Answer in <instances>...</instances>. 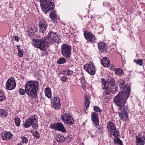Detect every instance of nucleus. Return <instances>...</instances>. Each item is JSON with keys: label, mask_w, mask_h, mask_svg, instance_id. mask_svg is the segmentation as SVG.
Instances as JSON below:
<instances>
[{"label": "nucleus", "mask_w": 145, "mask_h": 145, "mask_svg": "<svg viewBox=\"0 0 145 145\" xmlns=\"http://www.w3.org/2000/svg\"><path fill=\"white\" fill-rule=\"evenodd\" d=\"M24 87L25 90L19 89V92L20 94L24 95L26 92L30 97L35 98L37 96V91L39 88V83L37 81L31 80L28 81Z\"/></svg>", "instance_id": "f257e3e1"}, {"label": "nucleus", "mask_w": 145, "mask_h": 145, "mask_svg": "<svg viewBox=\"0 0 145 145\" xmlns=\"http://www.w3.org/2000/svg\"><path fill=\"white\" fill-rule=\"evenodd\" d=\"M130 93V89L128 88L124 91H120L115 97L114 100L115 104L118 106V109L122 108L124 106H127L125 105L129 96Z\"/></svg>", "instance_id": "f03ea898"}, {"label": "nucleus", "mask_w": 145, "mask_h": 145, "mask_svg": "<svg viewBox=\"0 0 145 145\" xmlns=\"http://www.w3.org/2000/svg\"><path fill=\"white\" fill-rule=\"evenodd\" d=\"M101 82L103 85L102 87L104 90V94L105 95H109L111 92L114 93L117 90L115 88V81L113 78L108 79L106 81L103 78L101 79Z\"/></svg>", "instance_id": "7ed1b4c3"}, {"label": "nucleus", "mask_w": 145, "mask_h": 145, "mask_svg": "<svg viewBox=\"0 0 145 145\" xmlns=\"http://www.w3.org/2000/svg\"><path fill=\"white\" fill-rule=\"evenodd\" d=\"M45 42H46L47 46H49L55 42H59V37L56 34L52 31L49 32L47 36L45 37Z\"/></svg>", "instance_id": "20e7f679"}, {"label": "nucleus", "mask_w": 145, "mask_h": 145, "mask_svg": "<svg viewBox=\"0 0 145 145\" xmlns=\"http://www.w3.org/2000/svg\"><path fill=\"white\" fill-rule=\"evenodd\" d=\"M38 118L35 115L31 116L27 119L23 124V126L25 128H28L32 126L33 128L36 129L38 126Z\"/></svg>", "instance_id": "39448f33"}, {"label": "nucleus", "mask_w": 145, "mask_h": 145, "mask_svg": "<svg viewBox=\"0 0 145 145\" xmlns=\"http://www.w3.org/2000/svg\"><path fill=\"white\" fill-rule=\"evenodd\" d=\"M40 5L43 12L46 13L54 8V3L51 0H40Z\"/></svg>", "instance_id": "423d86ee"}, {"label": "nucleus", "mask_w": 145, "mask_h": 145, "mask_svg": "<svg viewBox=\"0 0 145 145\" xmlns=\"http://www.w3.org/2000/svg\"><path fill=\"white\" fill-rule=\"evenodd\" d=\"M33 42L32 44L36 48H39L41 50H44L46 47H48L49 46H47L46 42H45V39H35L33 40Z\"/></svg>", "instance_id": "0eeeda50"}, {"label": "nucleus", "mask_w": 145, "mask_h": 145, "mask_svg": "<svg viewBox=\"0 0 145 145\" xmlns=\"http://www.w3.org/2000/svg\"><path fill=\"white\" fill-rule=\"evenodd\" d=\"M71 47L67 44H63L61 47V53L65 57L70 59L71 55Z\"/></svg>", "instance_id": "6e6552de"}, {"label": "nucleus", "mask_w": 145, "mask_h": 145, "mask_svg": "<svg viewBox=\"0 0 145 145\" xmlns=\"http://www.w3.org/2000/svg\"><path fill=\"white\" fill-rule=\"evenodd\" d=\"M118 113L120 119L123 121H126L128 119V109L127 106H124L122 108L118 109Z\"/></svg>", "instance_id": "1a4fd4ad"}, {"label": "nucleus", "mask_w": 145, "mask_h": 145, "mask_svg": "<svg viewBox=\"0 0 145 145\" xmlns=\"http://www.w3.org/2000/svg\"><path fill=\"white\" fill-rule=\"evenodd\" d=\"M50 127L51 128L55 131H57L63 133L67 132V131L63 124L61 122L51 124Z\"/></svg>", "instance_id": "9d476101"}, {"label": "nucleus", "mask_w": 145, "mask_h": 145, "mask_svg": "<svg viewBox=\"0 0 145 145\" xmlns=\"http://www.w3.org/2000/svg\"><path fill=\"white\" fill-rule=\"evenodd\" d=\"M84 68L89 74L93 75L95 73V68L94 64L90 62L84 65Z\"/></svg>", "instance_id": "9b49d317"}, {"label": "nucleus", "mask_w": 145, "mask_h": 145, "mask_svg": "<svg viewBox=\"0 0 145 145\" xmlns=\"http://www.w3.org/2000/svg\"><path fill=\"white\" fill-rule=\"evenodd\" d=\"M61 118L62 120L65 123L67 124H72L74 123L73 119L70 115L65 112H63L61 114Z\"/></svg>", "instance_id": "f8f14e48"}, {"label": "nucleus", "mask_w": 145, "mask_h": 145, "mask_svg": "<svg viewBox=\"0 0 145 145\" xmlns=\"http://www.w3.org/2000/svg\"><path fill=\"white\" fill-rule=\"evenodd\" d=\"M16 85V83L14 78L11 77L8 80L6 84V87L7 89L11 90L14 89Z\"/></svg>", "instance_id": "ddd939ff"}, {"label": "nucleus", "mask_w": 145, "mask_h": 145, "mask_svg": "<svg viewBox=\"0 0 145 145\" xmlns=\"http://www.w3.org/2000/svg\"><path fill=\"white\" fill-rule=\"evenodd\" d=\"M91 120L93 122V125L99 129H100L98 114L96 112H92L91 114Z\"/></svg>", "instance_id": "4468645a"}, {"label": "nucleus", "mask_w": 145, "mask_h": 145, "mask_svg": "<svg viewBox=\"0 0 145 145\" xmlns=\"http://www.w3.org/2000/svg\"><path fill=\"white\" fill-rule=\"evenodd\" d=\"M84 35L86 39L90 42H93L95 40V36L91 33L85 31L84 33Z\"/></svg>", "instance_id": "2eb2a0df"}, {"label": "nucleus", "mask_w": 145, "mask_h": 145, "mask_svg": "<svg viewBox=\"0 0 145 145\" xmlns=\"http://www.w3.org/2000/svg\"><path fill=\"white\" fill-rule=\"evenodd\" d=\"M52 106L55 109H59L60 106L59 99L58 97H54L51 99Z\"/></svg>", "instance_id": "dca6fc26"}, {"label": "nucleus", "mask_w": 145, "mask_h": 145, "mask_svg": "<svg viewBox=\"0 0 145 145\" xmlns=\"http://www.w3.org/2000/svg\"><path fill=\"white\" fill-rule=\"evenodd\" d=\"M39 31L44 33L46 31L48 25L46 22L44 20H41L39 23Z\"/></svg>", "instance_id": "f3484780"}, {"label": "nucleus", "mask_w": 145, "mask_h": 145, "mask_svg": "<svg viewBox=\"0 0 145 145\" xmlns=\"http://www.w3.org/2000/svg\"><path fill=\"white\" fill-rule=\"evenodd\" d=\"M118 84L120 86V89L122 90L126 91L127 89L129 88L131 90L130 88L126 85H124L125 84V81L123 79H121L118 81Z\"/></svg>", "instance_id": "a211bd4d"}, {"label": "nucleus", "mask_w": 145, "mask_h": 145, "mask_svg": "<svg viewBox=\"0 0 145 145\" xmlns=\"http://www.w3.org/2000/svg\"><path fill=\"white\" fill-rule=\"evenodd\" d=\"M12 136V135L10 132H3L2 133V138L3 140H9Z\"/></svg>", "instance_id": "6ab92c4d"}, {"label": "nucleus", "mask_w": 145, "mask_h": 145, "mask_svg": "<svg viewBox=\"0 0 145 145\" xmlns=\"http://www.w3.org/2000/svg\"><path fill=\"white\" fill-rule=\"evenodd\" d=\"M106 128L109 132L114 130L115 129H116L115 124L110 121L107 123Z\"/></svg>", "instance_id": "aec40b11"}, {"label": "nucleus", "mask_w": 145, "mask_h": 145, "mask_svg": "<svg viewBox=\"0 0 145 145\" xmlns=\"http://www.w3.org/2000/svg\"><path fill=\"white\" fill-rule=\"evenodd\" d=\"M101 63L104 67H108L110 65V61L106 57H103L101 60Z\"/></svg>", "instance_id": "412c9836"}, {"label": "nucleus", "mask_w": 145, "mask_h": 145, "mask_svg": "<svg viewBox=\"0 0 145 145\" xmlns=\"http://www.w3.org/2000/svg\"><path fill=\"white\" fill-rule=\"evenodd\" d=\"M98 48L100 52H103L104 51L107 45L103 42H101L98 44Z\"/></svg>", "instance_id": "4be33fe9"}, {"label": "nucleus", "mask_w": 145, "mask_h": 145, "mask_svg": "<svg viewBox=\"0 0 145 145\" xmlns=\"http://www.w3.org/2000/svg\"><path fill=\"white\" fill-rule=\"evenodd\" d=\"M44 93L46 96L48 98H50L52 96L51 89L49 88H47L44 89Z\"/></svg>", "instance_id": "5701e85b"}, {"label": "nucleus", "mask_w": 145, "mask_h": 145, "mask_svg": "<svg viewBox=\"0 0 145 145\" xmlns=\"http://www.w3.org/2000/svg\"><path fill=\"white\" fill-rule=\"evenodd\" d=\"M145 142L142 138L140 137H137L136 138V144L137 145H144Z\"/></svg>", "instance_id": "b1692460"}, {"label": "nucleus", "mask_w": 145, "mask_h": 145, "mask_svg": "<svg viewBox=\"0 0 145 145\" xmlns=\"http://www.w3.org/2000/svg\"><path fill=\"white\" fill-rule=\"evenodd\" d=\"M109 132L110 137L113 136L115 138H116L119 135V132L118 130H116V129H115L114 130H112Z\"/></svg>", "instance_id": "393cba45"}, {"label": "nucleus", "mask_w": 145, "mask_h": 145, "mask_svg": "<svg viewBox=\"0 0 145 145\" xmlns=\"http://www.w3.org/2000/svg\"><path fill=\"white\" fill-rule=\"evenodd\" d=\"M55 139L59 142H62L65 140V138L63 136L58 135L56 136Z\"/></svg>", "instance_id": "a878e982"}, {"label": "nucleus", "mask_w": 145, "mask_h": 145, "mask_svg": "<svg viewBox=\"0 0 145 145\" xmlns=\"http://www.w3.org/2000/svg\"><path fill=\"white\" fill-rule=\"evenodd\" d=\"M8 114V112L3 109L0 110V116L1 118H6Z\"/></svg>", "instance_id": "bb28decb"}, {"label": "nucleus", "mask_w": 145, "mask_h": 145, "mask_svg": "<svg viewBox=\"0 0 145 145\" xmlns=\"http://www.w3.org/2000/svg\"><path fill=\"white\" fill-rule=\"evenodd\" d=\"M116 74L118 76H121L123 72L122 70L120 68H116L114 70Z\"/></svg>", "instance_id": "cd10ccee"}, {"label": "nucleus", "mask_w": 145, "mask_h": 145, "mask_svg": "<svg viewBox=\"0 0 145 145\" xmlns=\"http://www.w3.org/2000/svg\"><path fill=\"white\" fill-rule=\"evenodd\" d=\"M85 99V105L86 108V109L88 108L90 104V102L88 97H87V95H85L84 96Z\"/></svg>", "instance_id": "c85d7f7f"}, {"label": "nucleus", "mask_w": 145, "mask_h": 145, "mask_svg": "<svg viewBox=\"0 0 145 145\" xmlns=\"http://www.w3.org/2000/svg\"><path fill=\"white\" fill-rule=\"evenodd\" d=\"M114 142L115 144H117L120 145H123L122 141L120 138L117 137L114 138Z\"/></svg>", "instance_id": "c756f323"}, {"label": "nucleus", "mask_w": 145, "mask_h": 145, "mask_svg": "<svg viewBox=\"0 0 145 145\" xmlns=\"http://www.w3.org/2000/svg\"><path fill=\"white\" fill-rule=\"evenodd\" d=\"M66 62V59L63 57L59 58L57 60V63L58 64H63L65 63Z\"/></svg>", "instance_id": "7c9ffc66"}, {"label": "nucleus", "mask_w": 145, "mask_h": 145, "mask_svg": "<svg viewBox=\"0 0 145 145\" xmlns=\"http://www.w3.org/2000/svg\"><path fill=\"white\" fill-rule=\"evenodd\" d=\"M14 120L16 125L17 126H19L20 125L21 122L20 118L16 117L15 118Z\"/></svg>", "instance_id": "2f4dec72"}, {"label": "nucleus", "mask_w": 145, "mask_h": 145, "mask_svg": "<svg viewBox=\"0 0 145 145\" xmlns=\"http://www.w3.org/2000/svg\"><path fill=\"white\" fill-rule=\"evenodd\" d=\"M6 97L4 93L1 91H0V101H2L5 100Z\"/></svg>", "instance_id": "473e14b6"}, {"label": "nucleus", "mask_w": 145, "mask_h": 145, "mask_svg": "<svg viewBox=\"0 0 145 145\" xmlns=\"http://www.w3.org/2000/svg\"><path fill=\"white\" fill-rule=\"evenodd\" d=\"M134 62L140 66H142L143 65V61L142 59H139L137 60H135Z\"/></svg>", "instance_id": "72a5a7b5"}, {"label": "nucleus", "mask_w": 145, "mask_h": 145, "mask_svg": "<svg viewBox=\"0 0 145 145\" xmlns=\"http://www.w3.org/2000/svg\"><path fill=\"white\" fill-rule=\"evenodd\" d=\"M93 110L97 112H100L102 111L101 109L97 106H94L93 107Z\"/></svg>", "instance_id": "f704fd0d"}, {"label": "nucleus", "mask_w": 145, "mask_h": 145, "mask_svg": "<svg viewBox=\"0 0 145 145\" xmlns=\"http://www.w3.org/2000/svg\"><path fill=\"white\" fill-rule=\"evenodd\" d=\"M60 80L63 82H65L67 80V78L65 76H63L60 78Z\"/></svg>", "instance_id": "c9c22d12"}, {"label": "nucleus", "mask_w": 145, "mask_h": 145, "mask_svg": "<svg viewBox=\"0 0 145 145\" xmlns=\"http://www.w3.org/2000/svg\"><path fill=\"white\" fill-rule=\"evenodd\" d=\"M33 135L37 139H39V135L37 131H34L33 133Z\"/></svg>", "instance_id": "e433bc0d"}, {"label": "nucleus", "mask_w": 145, "mask_h": 145, "mask_svg": "<svg viewBox=\"0 0 145 145\" xmlns=\"http://www.w3.org/2000/svg\"><path fill=\"white\" fill-rule=\"evenodd\" d=\"M64 72H67L66 73V74L68 76L71 75L73 73V71L70 70H67L64 71Z\"/></svg>", "instance_id": "4c0bfd02"}, {"label": "nucleus", "mask_w": 145, "mask_h": 145, "mask_svg": "<svg viewBox=\"0 0 145 145\" xmlns=\"http://www.w3.org/2000/svg\"><path fill=\"white\" fill-rule=\"evenodd\" d=\"M21 138L22 140V141L23 143H27V142L28 140L26 137L22 136Z\"/></svg>", "instance_id": "58836bf2"}, {"label": "nucleus", "mask_w": 145, "mask_h": 145, "mask_svg": "<svg viewBox=\"0 0 145 145\" xmlns=\"http://www.w3.org/2000/svg\"><path fill=\"white\" fill-rule=\"evenodd\" d=\"M49 16H50V18H51V19L57 18V15H56L55 12H52L50 14H49Z\"/></svg>", "instance_id": "ea45409f"}, {"label": "nucleus", "mask_w": 145, "mask_h": 145, "mask_svg": "<svg viewBox=\"0 0 145 145\" xmlns=\"http://www.w3.org/2000/svg\"><path fill=\"white\" fill-rule=\"evenodd\" d=\"M80 80L81 83L82 85L84 86L86 84V82L85 79L83 77H81L80 79H79Z\"/></svg>", "instance_id": "a19ab883"}, {"label": "nucleus", "mask_w": 145, "mask_h": 145, "mask_svg": "<svg viewBox=\"0 0 145 145\" xmlns=\"http://www.w3.org/2000/svg\"><path fill=\"white\" fill-rule=\"evenodd\" d=\"M37 31V29L36 28L33 27L32 29L31 30V31H30V34L32 35H34V34L35 33V32L36 31Z\"/></svg>", "instance_id": "79ce46f5"}, {"label": "nucleus", "mask_w": 145, "mask_h": 145, "mask_svg": "<svg viewBox=\"0 0 145 145\" xmlns=\"http://www.w3.org/2000/svg\"><path fill=\"white\" fill-rule=\"evenodd\" d=\"M110 5V3L107 2H103V6L104 7H108Z\"/></svg>", "instance_id": "37998d69"}, {"label": "nucleus", "mask_w": 145, "mask_h": 145, "mask_svg": "<svg viewBox=\"0 0 145 145\" xmlns=\"http://www.w3.org/2000/svg\"><path fill=\"white\" fill-rule=\"evenodd\" d=\"M13 39L16 42H18L19 40L18 37L16 36H13Z\"/></svg>", "instance_id": "c03bdc74"}, {"label": "nucleus", "mask_w": 145, "mask_h": 145, "mask_svg": "<svg viewBox=\"0 0 145 145\" xmlns=\"http://www.w3.org/2000/svg\"><path fill=\"white\" fill-rule=\"evenodd\" d=\"M18 56L20 57H22L23 56V54L21 51L18 52Z\"/></svg>", "instance_id": "a18cd8bd"}, {"label": "nucleus", "mask_w": 145, "mask_h": 145, "mask_svg": "<svg viewBox=\"0 0 145 145\" xmlns=\"http://www.w3.org/2000/svg\"><path fill=\"white\" fill-rule=\"evenodd\" d=\"M52 20L53 22L54 23H57V19L56 18H52L51 19Z\"/></svg>", "instance_id": "49530a36"}, {"label": "nucleus", "mask_w": 145, "mask_h": 145, "mask_svg": "<svg viewBox=\"0 0 145 145\" xmlns=\"http://www.w3.org/2000/svg\"><path fill=\"white\" fill-rule=\"evenodd\" d=\"M33 27H30L28 29V31L30 33V31H31V30L33 28Z\"/></svg>", "instance_id": "de8ad7c7"}, {"label": "nucleus", "mask_w": 145, "mask_h": 145, "mask_svg": "<svg viewBox=\"0 0 145 145\" xmlns=\"http://www.w3.org/2000/svg\"><path fill=\"white\" fill-rule=\"evenodd\" d=\"M17 49L18 52L21 51L19 45H17Z\"/></svg>", "instance_id": "09e8293b"}, {"label": "nucleus", "mask_w": 145, "mask_h": 145, "mask_svg": "<svg viewBox=\"0 0 145 145\" xmlns=\"http://www.w3.org/2000/svg\"><path fill=\"white\" fill-rule=\"evenodd\" d=\"M142 138L144 140V141L145 142V136H143L142 137Z\"/></svg>", "instance_id": "8fccbe9b"}, {"label": "nucleus", "mask_w": 145, "mask_h": 145, "mask_svg": "<svg viewBox=\"0 0 145 145\" xmlns=\"http://www.w3.org/2000/svg\"><path fill=\"white\" fill-rule=\"evenodd\" d=\"M72 66V65H70V66H68V67H71Z\"/></svg>", "instance_id": "3c124183"}, {"label": "nucleus", "mask_w": 145, "mask_h": 145, "mask_svg": "<svg viewBox=\"0 0 145 145\" xmlns=\"http://www.w3.org/2000/svg\"><path fill=\"white\" fill-rule=\"evenodd\" d=\"M18 145H22L21 144H18Z\"/></svg>", "instance_id": "603ef678"}, {"label": "nucleus", "mask_w": 145, "mask_h": 145, "mask_svg": "<svg viewBox=\"0 0 145 145\" xmlns=\"http://www.w3.org/2000/svg\"><path fill=\"white\" fill-rule=\"evenodd\" d=\"M82 88H83V89H84V88L83 87Z\"/></svg>", "instance_id": "864d4df0"}]
</instances>
